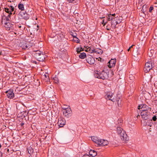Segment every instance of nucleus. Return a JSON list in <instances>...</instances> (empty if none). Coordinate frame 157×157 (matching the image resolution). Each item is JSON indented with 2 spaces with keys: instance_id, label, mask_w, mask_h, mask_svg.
<instances>
[{
  "instance_id": "obj_1",
  "label": "nucleus",
  "mask_w": 157,
  "mask_h": 157,
  "mask_svg": "<svg viewBox=\"0 0 157 157\" xmlns=\"http://www.w3.org/2000/svg\"><path fill=\"white\" fill-rule=\"evenodd\" d=\"M109 72H105L103 70L101 72L96 71L94 74L95 77L103 80L107 79L109 77Z\"/></svg>"
},
{
  "instance_id": "obj_2",
  "label": "nucleus",
  "mask_w": 157,
  "mask_h": 157,
  "mask_svg": "<svg viewBox=\"0 0 157 157\" xmlns=\"http://www.w3.org/2000/svg\"><path fill=\"white\" fill-rule=\"evenodd\" d=\"M117 132L120 135L121 140H127V134L122 128L119 127L117 128Z\"/></svg>"
},
{
  "instance_id": "obj_3",
  "label": "nucleus",
  "mask_w": 157,
  "mask_h": 157,
  "mask_svg": "<svg viewBox=\"0 0 157 157\" xmlns=\"http://www.w3.org/2000/svg\"><path fill=\"white\" fill-rule=\"evenodd\" d=\"M105 98L106 99L111 100L113 102L116 101V98L113 94L110 93H108L105 96Z\"/></svg>"
},
{
  "instance_id": "obj_4",
  "label": "nucleus",
  "mask_w": 157,
  "mask_h": 157,
  "mask_svg": "<svg viewBox=\"0 0 157 157\" xmlns=\"http://www.w3.org/2000/svg\"><path fill=\"white\" fill-rule=\"evenodd\" d=\"M64 111L63 112V115L66 117L68 118L70 117L71 115V110L70 108H62Z\"/></svg>"
},
{
  "instance_id": "obj_5",
  "label": "nucleus",
  "mask_w": 157,
  "mask_h": 157,
  "mask_svg": "<svg viewBox=\"0 0 157 157\" xmlns=\"http://www.w3.org/2000/svg\"><path fill=\"white\" fill-rule=\"evenodd\" d=\"M138 109H141V111H142V112H148V110L149 109H150V111H151V108H149L146 105L144 104L139 105Z\"/></svg>"
},
{
  "instance_id": "obj_6",
  "label": "nucleus",
  "mask_w": 157,
  "mask_h": 157,
  "mask_svg": "<svg viewBox=\"0 0 157 157\" xmlns=\"http://www.w3.org/2000/svg\"><path fill=\"white\" fill-rule=\"evenodd\" d=\"M153 65H153L151 62H147L145 64V71L146 72L149 71L152 68Z\"/></svg>"
},
{
  "instance_id": "obj_7",
  "label": "nucleus",
  "mask_w": 157,
  "mask_h": 157,
  "mask_svg": "<svg viewBox=\"0 0 157 157\" xmlns=\"http://www.w3.org/2000/svg\"><path fill=\"white\" fill-rule=\"evenodd\" d=\"M150 113L149 112H142L140 115L143 119L146 120L149 118L150 116Z\"/></svg>"
},
{
  "instance_id": "obj_8",
  "label": "nucleus",
  "mask_w": 157,
  "mask_h": 157,
  "mask_svg": "<svg viewBox=\"0 0 157 157\" xmlns=\"http://www.w3.org/2000/svg\"><path fill=\"white\" fill-rule=\"evenodd\" d=\"M5 93L7 94V96L8 98L12 99L14 97V94L13 89H10L6 91Z\"/></svg>"
},
{
  "instance_id": "obj_9",
  "label": "nucleus",
  "mask_w": 157,
  "mask_h": 157,
  "mask_svg": "<svg viewBox=\"0 0 157 157\" xmlns=\"http://www.w3.org/2000/svg\"><path fill=\"white\" fill-rule=\"evenodd\" d=\"M108 142L107 140L102 139H99L98 142V145L99 146H105L107 145L108 144Z\"/></svg>"
},
{
  "instance_id": "obj_10",
  "label": "nucleus",
  "mask_w": 157,
  "mask_h": 157,
  "mask_svg": "<svg viewBox=\"0 0 157 157\" xmlns=\"http://www.w3.org/2000/svg\"><path fill=\"white\" fill-rule=\"evenodd\" d=\"M87 62L90 64H92L94 63L95 59L94 58L91 56H88L86 59Z\"/></svg>"
},
{
  "instance_id": "obj_11",
  "label": "nucleus",
  "mask_w": 157,
  "mask_h": 157,
  "mask_svg": "<svg viewBox=\"0 0 157 157\" xmlns=\"http://www.w3.org/2000/svg\"><path fill=\"white\" fill-rule=\"evenodd\" d=\"M116 63V59H111L107 63V66L109 68H111L115 66Z\"/></svg>"
},
{
  "instance_id": "obj_12",
  "label": "nucleus",
  "mask_w": 157,
  "mask_h": 157,
  "mask_svg": "<svg viewBox=\"0 0 157 157\" xmlns=\"http://www.w3.org/2000/svg\"><path fill=\"white\" fill-rule=\"evenodd\" d=\"M58 124L59 127H62L65 124V120L64 119L60 118L58 119Z\"/></svg>"
},
{
  "instance_id": "obj_13",
  "label": "nucleus",
  "mask_w": 157,
  "mask_h": 157,
  "mask_svg": "<svg viewBox=\"0 0 157 157\" xmlns=\"http://www.w3.org/2000/svg\"><path fill=\"white\" fill-rule=\"evenodd\" d=\"M30 44V43H26L22 45L21 47L23 49H28L32 46V45Z\"/></svg>"
},
{
  "instance_id": "obj_14",
  "label": "nucleus",
  "mask_w": 157,
  "mask_h": 157,
  "mask_svg": "<svg viewBox=\"0 0 157 157\" xmlns=\"http://www.w3.org/2000/svg\"><path fill=\"white\" fill-rule=\"evenodd\" d=\"M116 101L117 102V106L119 107V109L121 108L123 105L121 100L119 97H117L116 98Z\"/></svg>"
},
{
  "instance_id": "obj_15",
  "label": "nucleus",
  "mask_w": 157,
  "mask_h": 157,
  "mask_svg": "<svg viewBox=\"0 0 157 157\" xmlns=\"http://www.w3.org/2000/svg\"><path fill=\"white\" fill-rule=\"evenodd\" d=\"M21 15L23 18L25 20L28 19L29 17V15L26 13V12H21Z\"/></svg>"
},
{
  "instance_id": "obj_16",
  "label": "nucleus",
  "mask_w": 157,
  "mask_h": 157,
  "mask_svg": "<svg viewBox=\"0 0 157 157\" xmlns=\"http://www.w3.org/2000/svg\"><path fill=\"white\" fill-rule=\"evenodd\" d=\"M89 154L92 157H94L97 155V152L94 150H91L89 151Z\"/></svg>"
},
{
  "instance_id": "obj_17",
  "label": "nucleus",
  "mask_w": 157,
  "mask_h": 157,
  "mask_svg": "<svg viewBox=\"0 0 157 157\" xmlns=\"http://www.w3.org/2000/svg\"><path fill=\"white\" fill-rule=\"evenodd\" d=\"M45 58V55H44L42 52L41 55H40V56H38L37 59H38V60L39 61H43L44 60Z\"/></svg>"
},
{
  "instance_id": "obj_18",
  "label": "nucleus",
  "mask_w": 157,
  "mask_h": 157,
  "mask_svg": "<svg viewBox=\"0 0 157 157\" xmlns=\"http://www.w3.org/2000/svg\"><path fill=\"white\" fill-rule=\"evenodd\" d=\"M42 52L39 51H36L34 52V55L36 58H38Z\"/></svg>"
},
{
  "instance_id": "obj_19",
  "label": "nucleus",
  "mask_w": 157,
  "mask_h": 157,
  "mask_svg": "<svg viewBox=\"0 0 157 157\" xmlns=\"http://www.w3.org/2000/svg\"><path fill=\"white\" fill-rule=\"evenodd\" d=\"M19 9L21 11H23L24 10V6L23 3H21V2L18 4V6Z\"/></svg>"
},
{
  "instance_id": "obj_20",
  "label": "nucleus",
  "mask_w": 157,
  "mask_h": 157,
  "mask_svg": "<svg viewBox=\"0 0 157 157\" xmlns=\"http://www.w3.org/2000/svg\"><path fill=\"white\" fill-rule=\"evenodd\" d=\"M79 57L82 59H83L86 57V54L84 52L80 53L79 55Z\"/></svg>"
},
{
  "instance_id": "obj_21",
  "label": "nucleus",
  "mask_w": 157,
  "mask_h": 157,
  "mask_svg": "<svg viewBox=\"0 0 157 157\" xmlns=\"http://www.w3.org/2000/svg\"><path fill=\"white\" fill-rule=\"evenodd\" d=\"M99 139V138H98L97 137H92V140L97 144H98V142Z\"/></svg>"
},
{
  "instance_id": "obj_22",
  "label": "nucleus",
  "mask_w": 157,
  "mask_h": 157,
  "mask_svg": "<svg viewBox=\"0 0 157 157\" xmlns=\"http://www.w3.org/2000/svg\"><path fill=\"white\" fill-rule=\"evenodd\" d=\"M103 52V51L100 49H95L94 50V53L99 54H102Z\"/></svg>"
},
{
  "instance_id": "obj_23",
  "label": "nucleus",
  "mask_w": 157,
  "mask_h": 157,
  "mask_svg": "<svg viewBox=\"0 0 157 157\" xmlns=\"http://www.w3.org/2000/svg\"><path fill=\"white\" fill-rule=\"evenodd\" d=\"M11 15V14H9L7 16H6L4 15L3 16V18L4 17H5L4 19H6V22H9L10 21V19L9 18H10Z\"/></svg>"
},
{
  "instance_id": "obj_24",
  "label": "nucleus",
  "mask_w": 157,
  "mask_h": 157,
  "mask_svg": "<svg viewBox=\"0 0 157 157\" xmlns=\"http://www.w3.org/2000/svg\"><path fill=\"white\" fill-rule=\"evenodd\" d=\"M88 50H85V51L89 52L90 53H94V48H92L90 47H88Z\"/></svg>"
},
{
  "instance_id": "obj_25",
  "label": "nucleus",
  "mask_w": 157,
  "mask_h": 157,
  "mask_svg": "<svg viewBox=\"0 0 157 157\" xmlns=\"http://www.w3.org/2000/svg\"><path fill=\"white\" fill-rule=\"evenodd\" d=\"M5 27L7 28H10L11 27V24L9 22H6L5 23Z\"/></svg>"
},
{
  "instance_id": "obj_26",
  "label": "nucleus",
  "mask_w": 157,
  "mask_h": 157,
  "mask_svg": "<svg viewBox=\"0 0 157 157\" xmlns=\"http://www.w3.org/2000/svg\"><path fill=\"white\" fill-rule=\"evenodd\" d=\"M44 76V79H45L46 82H48V81H49L50 79H49V77L48 75H45Z\"/></svg>"
},
{
  "instance_id": "obj_27",
  "label": "nucleus",
  "mask_w": 157,
  "mask_h": 157,
  "mask_svg": "<svg viewBox=\"0 0 157 157\" xmlns=\"http://www.w3.org/2000/svg\"><path fill=\"white\" fill-rule=\"evenodd\" d=\"M4 10L6 13H8L9 14H12V13H11L10 11V9L8 8H5Z\"/></svg>"
},
{
  "instance_id": "obj_28",
  "label": "nucleus",
  "mask_w": 157,
  "mask_h": 157,
  "mask_svg": "<svg viewBox=\"0 0 157 157\" xmlns=\"http://www.w3.org/2000/svg\"><path fill=\"white\" fill-rule=\"evenodd\" d=\"M28 152L29 154H31L33 152V150L32 147H29V148L28 149Z\"/></svg>"
},
{
  "instance_id": "obj_29",
  "label": "nucleus",
  "mask_w": 157,
  "mask_h": 157,
  "mask_svg": "<svg viewBox=\"0 0 157 157\" xmlns=\"http://www.w3.org/2000/svg\"><path fill=\"white\" fill-rule=\"evenodd\" d=\"M108 19L109 21H111L113 19V15L112 14H110L108 15Z\"/></svg>"
},
{
  "instance_id": "obj_30",
  "label": "nucleus",
  "mask_w": 157,
  "mask_h": 157,
  "mask_svg": "<svg viewBox=\"0 0 157 157\" xmlns=\"http://www.w3.org/2000/svg\"><path fill=\"white\" fill-rule=\"evenodd\" d=\"M9 9H10V11L11 13H12V12L14 10V7L12 6H10L9 7Z\"/></svg>"
},
{
  "instance_id": "obj_31",
  "label": "nucleus",
  "mask_w": 157,
  "mask_h": 157,
  "mask_svg": "<svg viewBox=\"0 0 157 157\" xmlns=\"http://www.w3.org/2000/svg\"><path fill=\"white\" fill-rule=\"evenodd\" d=\"M74 38L75 39L74 40L76 41L77 43H78L80 41L79 39L76 37H75V36H74Z\"/></svg>"
},
{
  "instance_id": "obj_32",
  "label": "nucleus",
  "mask_w": 157,
  "mask_h": 157,
  "mask_svg": "<svg viewBox=\"0 0 157 157\" xmlns=\"http://www.w3.org/2000/svg\"><path fill=\"white\" fill-rule=\"evenodd\" d=\"M76 51L77 53H80V52H81V50L79 48H77Z\"/></svg>"
},
{
  "instance_id": "obj_33",
  "label": "nucleus",
  "mask_w": 157,
  "mask_h": 157,
  "mask_svg": "<svg viewBox=\"0 0 157 157\" xmlns=\"http://www.w3.org/2000/svg\"><path fill=\"white\" fill-rule=\"evenodd\" d=\"M153 9L154 8L153 6H151L149 9V12L150 13H151L152 11V10H153Z\"/></svg>"
},
{
  "instance_id": "obj_34",
  "label": "nucleus",
  "mask_w": 157,
  "mask_h": 157,
  "mask_svg": "<svg viewBox=\"0 0 157 157\" xmlns=\"http://www.w3.org/2000/svg\"><path fill=\"white\" fill-rule=\"evenodd\" d=\"M152 120L153 121H156V120L157 119L156 118V116H154L153 117H152Z\"/></svg>"
},
{
  "instance_id": "obj_35",
  "label": "nucleus",
  "mask_w": 157,
  "mask_h": 157,
  "mask_svg": "<svg viewBox=\"0 0 157 157\" xmlns=\"http://www.w3.org/2000/svg\"><path fill=\"white\" fill-rule=\"evenodd\" d=\"M121 21L120 20H118V21H115V23H116V25L119 24L121 22Z\"/></svg>"
},
{
  "instance_id": "obj_36",
  "label": "nucleus",
  "mask_w": 157,
  "mask_h": 157,
  "mask_svg": "<svg viewBox=\"0 0 157 157\" xmlns=\"http://www.w3.org/2000/svg\"><path fill=\"white\" fill-rule=\"evenodd\" d=\"M75 0H67V1L69 3H72Z\"/></svg>"
},
{
  "instance_id": "obj_37",
  "label": "nucleus",
  "mask_w": 157,
  "mask_h": 157,
  "mask_svg": "<svg viewBox=\"0 0 157 157\" xmlns=\"http://www.w3.org/2000/svg\"><path fill=\"white\" fill-rule=\"evenodd\" d=\"M53 79H54V80L55 81H56V82H55L56 83H57V82H58V81L57 80V78L56 77H54L53 78Z\"/></svg>"
},
{
  "instance_id": "obj_38",
  "label": "nucleus",
  "mask_w": 157,
  "mask_h": 157,
  "mask_svg": "<svg viewBox=\"0 0 157 157\" xmlns=\"http://www.w3.org/2000/svg\"><path fill=\"white\" fill-rule=\"evenodd\" d=\"M99 58L100 59H98V60H100V61H103V60L101 59V58H100V57H99Z\"/></svg>"
},
{
  "instance_id": "obj_39",
  "label": "nucleus",
  "mask_w": 157,
  "mask_h": 157,
  "mask_svg": "<svg viewBox=\"0 0 157 157\" xmlns=\"http://www.w3.org/2000/svg\"><path fill=\"white\" fill-rule=\"evenodd\" d=\"M24 123H21V124H20V125H21V126H22L23 125H24Z\"/></svg>"
},
{
  "instance_id": "obj_40",
  "label": "nucleus",
  "mask_w": 157,
  "mask_h": 157,
  "mask_svg": "<svg viewBox=\"0 0 157 157\" xmlns=\"http://www.w3.org/2000/svg\"><path fill=\"white\" fill-rule=\"evenodd\" d=\"M80 48V49H81V51H84V50H83V48H81H81Z\"/></svg>"
},
{
  "instance_id": "obj_41",
  "label": "nucleus",
  "mask_w": 157,
  "mask_h": 157,
  "mask_svg": "<svg viewBox=\"0 0 157 157\" xmlns=\"http://www.w3.org/2000/svg\"><path fill=\"white\" fill-rule=\"evenodd\" d=\"M86 50H89L88 47H86Z\"/></svg>"
},
{
  "instance_id": "obj_42",
  "label": "nucleus",
  "mask_w": 157,
  "mask_h": 157,
  "mask_svg": "<svg viewBox=\"0 0 157 157\" xmlns=\"http://www.w3.org/2000/svg\"><path fill=\"white\" fill-rule=\"evenodd\" d=\"M33 63H36V64L37 63V62L36 61H33Z\"/></svg>"
},
{
  "instance_id": "obj_43",
  "label": "nucleus",
  "mask_w": 157,
  "mask_h": 157,
  "mask_svg": "<svg viewBox=\"0 0 157 157\" xmlns=\"http://www.w3.org/2000/svg\"><path fill=\"white\" fill-rule=\"evenodd\" d=\"M24 113H25V115H24V117H25V116L27 115V114L25 112H24Z\"/></svg>"
},
{
  "instance_id": "obj_44",
  "label": "nucleus",
  "mask_w": 157,
  "mask_h": 157,
  "mask_svg": "<svg viewBox=\"0 0 157 157\" xmlns=\"http://www.w3.org/2000/svg\"><path fill=\"white\" fill-rule=\"evenodd\" d=\"M112 15H113V17H114L115 16V14H112Z\"/></svg>"
},
{
  "instance_id": "obj_45",
  "label": "nucleus",
  "mask_w": 157,
  "mask_h": 157,
  "mask_svg": "<svg viewBox=\"0 0 157 157\" xmlns=\"http://www.w3.org/2000/svg\"><path fill=\"white\" fill-rule=\"evenodd\" d=\"M140 117V115H138L137 116V117H137V118H138V117Z\"/></svg>"
},
{
  "instance_id": "obj_46",
  "label": "nucleus",
  "mask_w": 157,
  "mask_h": 157,
  "mask_svg": "<svg viewBox=\"0 0 157 157\" xmlns=\"http://www.w3.org/2000/svg\"><path fill=\"white\" fill-rule=\"evenodd\" d=\"M130 48H129L128 49V51H129L130 50Z\"/></svg>"
},
{
  "instance_id": "obj_47",
  "label": "nucleus",
  "mask_w": 157,
  "mask_h": 157,
  "mask_svg": "<svg viewBox=\"0 0 157 157\" xmlns=\"http://www.w3.org/2000/svg\"><path fill=\"white\" fill-rule=\"evenodd\" d=\"M134 46V45H132L129 48H132V46Z\"/></svg>"
},
{
  "instance_id": "obj_48",
  "label": "nucleus",
  "mask_w": 157,
  "mask_h": 157,
  "mask_svg": "<svg viewBox=\"0 0 157 157\" xmlns=\"http://www.w3.org/2000/svg\"><path fill=\"white\" fill-rule=\"evenodd\" d=\"M2 55V52L0 51V55Z\"/></svg>"
},
{
  "instance_id": "obj_49",
  "label": "nucleus",
  "mask_w": 157,
  "mask_h": 157,
  "mask_svg": "<svg viewBox=\"0 0 157 157\" xmlns=\"http://www.w3.org/2000/svg\"><path fill=\"white\" fill-rule=\"evenodd\" d=\"M120 121V123H121V120H120V121Z\"/></svg>"
},
{
  "instance_id": "obj_50",
  "label": "nucleus",
  "mask_w": 157,
  "mask_h": 157,
  "mask_svg": "<svg viewBox=\"0 0 157 157\" xmlns=\"http://www.w3.org/2000/svg\"><path fill=\"white\" fill-rule=\"evenodd\" d=\"M73 37H74V36H75V37H76V36H75V35H73Z\"/></svg>"
},
{
  "instance_id": "obj_51",
  "label": "nucleus",
  "mask_w": 157,
  "mask_h": 157,
  "mask_svg": "<svg viewBox=\"0 0 157 157\" xmlns=\"http://www.w3.org/2000/svg\"><path fill=\"white\" fill-rule=\"evenodd\" d=\"M107 29V30H109V29Z\"/></svg>"
},
{
  "instance_id": "obj_52",
  "label": "nucleus",
  "mask_w": 157,
  "mask_h": 157,
  "mask_svg": "<svg viewBox=\"0 0 157 157\" xmlns=\"http://www.w3.org/2000/svg\"><path fill=\"white\" fill-rule=\"evenodd\" d=\"M15 11L14 12V13H13V14H15Z\"/></svg>"
},
{
  "instance_id": "obj_53",
  "label": "nucleus",
  "mask_w": 157,
  "mask_h": 157,
  "mask_svg": "<svg viewBox=\"0 0 157 157\" xmlns=\"http://www.w3.org/2000/svg\"><path fill=\"white\" fill-rule=\"evenodd\" d=\"M144 6H143V7H142V9L143 8V7Z\"/></svg>"
},
{
  "instance_id": "obj_54",
  "label": "nucleus",
  "mask_w": 157,
  "mask_h": 157,
  "mask_svg": "<svg viewBox=\"0 0 157 157\" xmlns=\"http://www.w3.org/2000/svg\"><path fill=\"white\" fill-rule=\"evenodd\" d=\"M63 108H66V107H63Z\"/></svg>"
},
{
  "instance_id": "obj_55",
  "label": "nucleus",
  "mask_w": 157,
  "mask_h": 157,
  "mask_svg": "<svg viewBox=\"0 0 157 157\" xmlns=\"http://www.w3.org/2000/svg\"><path fill=\"white\" fill-rule=\"evenodd\" d=\"M23 1H25V0H23Z\"/></svg>"
}]
</instances>
